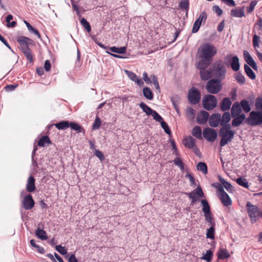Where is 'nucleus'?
Returning <instances> with one entry per match:
<instances>
[{"mask_svg":"<svg viewBox=\"0 0 262 262\" xmlns=\"http://www.w3.org/2000/svg\"><path fill=\"white\" fill-rule=\"evenodd\" d=\"M17 41L19 44L21 50L24 47H28V45L31 41V39L25 36H20L18 38Z\"/></svg>","mask_w":262,"mask_h":262,"instance_id":"5701e85b","label":"nucleus"},{"mask_svg":"<svg viewBox=\"0 0 262 262\" xmlns=\"http://www.w3.org/2000/svg\"><path fill=\"white\" fill-rule=\"evenodd\" d=\"M188 98L191 104H197L201 99L200 92L196 89L192 88L188 92Z\"/></svg>","mask_w":262,"mask_h":262,"instance_id":"9d476101","label":"nucleus"},{"mask_svg":"<svg viewBox=\"0 0 262 262\" xmlns=\"http://www.w3.org/2000/svg\"><path fill=\"white\" fill-rule=\"evenodd\" d=\"M201 204L203 206L202 210L204 214H208L211 213L210 206L206 200H201Z\"/></svg>","mask_w":262,"mask_h":262,"instance_id":"c85d7f7f","label":"nucleus"},{"mask_svg":"<svg viewBox=\"0 0 262 262\" xmlns=\"http://www.w3.org/2000/svg\"><path fill=\"white\" fill-rule=\"evenodd\" d=\"M21 51L27 57V59L29 61L32 62L33 60V58L31 50L29 47H24L21 49Z\"/></svg>","mask_w":262,"mask_h":262,"instance_id":"72a5a7b5","label":"nucleus"},{"mask_svg":"<svg viewBox=\"0 0 262 262\" xmlns=\"http://www.w3.org/2000/svg\"><path fill=\"white\" fill-rule=\"evenodd\" d=\"M95 155L101 161L103 160L104 158V156H103V154H102V152L98 150V149H95Z\"/></svg>","mask_w":262,"mask_h":262,"instance_id":"680f3d73","label":"nucleus"},{"mask_svg":"<svg viewBox=\"0 0 262 262\" xmlns=\"http://www.w3.org/2000/svg\"><path fill=\"white\" fill-rule=\"evenodd\" d=\"M160 123H161V127L164 130L165 132L167 134L170 135L171 134V131H170L167 124L164 121H162Z\"/></svg>","mask_w":262,"mask_h":262,"instance_id":"3c124183","label":"nucleus"},{"mask_svg":"<svg viewBox=\"0 0 262 262\" xmlns=\"http://www.w3.org/2000/svg\"><path fill=\"white\" fill-rule=\"evenodd\" d=\"M231 15L236 17H242L245 16V7L237 8L231 10Z\"/></svg>","mask_w":262,"mask_h":262,"instance_id":"aec40b11","label":"nucleus"},{"mask_svg":"<svg viewBox=\"0 0 262 262\" xmlns=\"http://www.w3.org/2000/svg\"><path fill=\"white\" fill-rule=\"evenodd\" d=\"M124 72L131 80L137 83L138 85L140 86L143 85L144 82L142 80L141 78H139L134 73L127 70H124Z\"/></svg>","mask_w":262,"mask_h":262,"instance_id":"dca6fc26","label":"nucleus"},{"mask_svg":"<svg viewBox=\"0 0 262 262\" xmlns=\"http://www.w3.org/2000/svg\"><path fill=\"white\" fill-rule=\"evenodd\" d=\"M235 79L238 83L243 84L245 82V77L242 74H237L235 77Z\"/></svg>","mask_w":262,"mask_h":262,"instance_id":"5fc2aeb1","label":"nucleus"},{"mask_svg":"<svg viewBox=\"0 0 262 262\" xmlns=\"http://www.w3.org/2000/svg\"><path fill=\"white\" fill-rule=\"evenodd\" d=\"M215 76L217 78H223L226 73V68L222 63H217L213 69Z\"/></svg>","mask_w":262,"mask_h":262,"instance_id":"ddd939ff","label":"nucleus"},{"mask_svg":"<svg viewBox=\"0 0 262 262\" xmlns=\"http://www.w3.org/2000/svg\"><path fill=\"white\" fill-rule=\"evenodd\" d=\"M56 250L61 254L65 255L67 253L66 248L61 245H57L55 247Z\"/></svg>","mask_w":262,"mask_h":262,"instance_id":"864d4df0","label":"nucleus"},{"mask_svg":"<svg viewBox=\"0 0 262 262\" xmlns=\"http://www.w3.org/2000/svg\"><path fill=\"white\" fill-rule=\"evenodd\" d=\"M206 68H199L200 70L201 78L203 80H207L211 77L210 71L206 70Z\"/></svg>","mask_w":262,"mask_h":262,"instance_id":"393cba45","label":"nucleus"},{"mask_svg":"<svg viewBox=\"0 0 262 262\" xmlns=\"http://www.w3.org/2000/svg\"><path fill=\"white\" fill-rule=\"evenodd\" d=\"M143 79L144 81L147 84H149V83H151V81L150 80V77H149L148 76L147 73L146 72H144L143 74Z\"/></svg>","mask_w":262,"mask_h":262,"instance_id":"e2e57ef3","label":"nucleus"},{"mask_svg":"<svg viewBox=\"0 0 262 262\" xmlns=\"http://www.w3.org/2000/svg\"><path fill=\"white\" fill-rule=\"evenodd\" d=\"M235 133L234 131H226L225 130H220L219 136L221 138L220 142V146L223 147L231 142L234 138Z\"/></svg>","mask_w":262,"mask_h":262,"instance_id":"39448f33","label":"nucleus"},{"mask_svg":"<svg viewBox=\"0 0 262 262\" xmlns=\"http://www.w3.org/2000/svg\"><path fill=\"white\" fill-rule=\"evenodd\" d=\"M35 180L32 176H30L27 180L26 189L29 192H32L35 190Z\"/></svg>","mask_w":262,"mask_h":262,"instance_id":"412c9836","label":"nucleus"},{"mask_svg":"<svg viewBox=\"0 0 262 262\" xmlns=\"http://www.w3.org/2000/svg\"><path fill=\"white\" fill-rule=\"evenodd\" d=\"M70 123L68 121H62L55 124V126L58 129L64 130L69 127Z\"/></svg>","mask_w":262,"mask_h":262,"instance_id":"7c9ffc66","label":"nucleus"},{"mask_svg":"<svg viewBox=\"0 0 262 262\" xmlns=\"http://www.w3.org/2000/svg\"><path fill=\"white\" fill-rule=\"evenodd\" d=\"M246 208L249 216L252 223H255L260 215V211L258 207L252 205L250 202L246 204Z\"/></svg>","mask_w":262,"mask_h":262,"instance_id":"f03ea898","label":"nucleus"},{"mask_svg":"<svg viewBox=\"0 0 262 262\" xmlns=\"http://www.w3.org/2000/svg\"><path fill=\"white\" fill-rule=\"evenodd\" d=\"M192 135L195 138L201 139L202 138V130L201 128L199 126H195L192 130Z\"/></svg>","mask_w":262,"mask_h":262,"instance_id":"2f4dec72","label":"nucleus"},{"mask_svg":"<svg viewBox=\"0 0 262 262\" xmlns=\"http://www.w3.org/2000/svg\"><path fill=\"white\" fill-rule=\"evenodd\" d=\"M217 256L219 259H224L230 256L228 251L224 248H220L217 252Z\"/></svg>","mask_w":262,"mask_h":262,"instance_id":"a878e982","label":"nucleus"},{"mask_svg":"<svg viewBox=\"0 0 262 262\" xmlns=\"http://www.w3.org/2000/svg\"><path fill=\"white\" fill-rule=\"evenodd\" d=\"M236 183L244 188H248L249 185L247 180L245 178H239L236 180Z\"/></svg>","mask_w":262,"mask_h":262,"instance_id":"79ce46f5","label":"nucleus"},{"mask_svg":"<svg viewBox=\"0 0 262 262\" xmlns=\"http://www.w3.org/2000/svg\"><path fill=\"white\" fill-rule=\"evenodd\" d=\"M36 235L40 239L43 241L48 238L47 233L43 229H37L35 231Z\"/></svg>","mask_w":262,"mask_h":262,"instance_id":"c756f323","label":"nucleus"},{"mask_svg":"<svg viewBox=\"0 0 262 262\" xmlns=\"http://www.w3.org/2000/svg\"><path fill=\"white\" fill-rule=\"evenodd\" d=\"M183 142V144L189 148H193L195 145V140L192 137L185 139Z\"/></svg>","mask_w":262,"mask_h":262,"instance_id":"b1692460","label":"nucleus"},{"mask_svg":"<svg viewBox=\"0 0 262 262\" xmlns=\"http://www.w3.org/2000/svg\"><path fill=\"white\" fill-rule=\"evenodd\" d=\"M46 143H51V141L48 136H44L39 139L38 142V145L40 147H43Z\"/></svg>","mask_w":262,"mask_h":262,"instance_id":"58836bf2","label":"nucleus"},{"mask_svg":"<svg viewBox=\"0 0 262 262\" xmlns=\"http://www.w3.org/2000/svg\"><path fill=\"white\" fill-rule=\"evenodd\" d=\"M232 102L228 97L224 98L221 103V109L223 111H228L231 105Z\"/></svg>","mask_w":262,"mask_h":262,"instance_id":"4be33fe9","label":"nucleus"},{"mask_svg":"<svg viewBox=\"0 0 262 262\" xmlns=\"http://www.w3.org/2000/svg\"><path fill=\"white\" fill-rule=\"evenodd\" d=\"M81 25L86 29L88 32L90 33L91 31V27L89 23L84 18L80 20Z\"/></svg>","mask_w":262,"mask_h":262,"instance_id":"c03bdc74","label":"nucleus"},{"mask_svg":"<svg viewBox=\"0 0 262 262\" xmlns=\"http://www.w3.org/2000/svg\"><path fill=\"white\" fill-rule=\"evenodd\" d=\"M204 217L206 222L209 223L211 226H215V223L212 216L211 212L210 213L204 214Z\"/></svg>","mask_w":262,"mask_h":262,"instance_id":"a18cd8bd","label":"nucleus"},{"mask_svg":"<svg viewBox=\"0 0 262 262\" xmlns=\"http://www.w3.org/2000/svg\"><path fill=\"white\" fill-rule=\"evenodd\" d=\"M242 112L241 106L239 103L235 102L233 103L231 110V116L236 117L241 115Z\"/></svg>","mask_w":262,"mask_h":262,"instance_id":"a211bd4d","label":"nucleus"},{"mask_svg":"<svg viewBox=\"0 0 262 262\" xmlns=\"http://www.w3.org/2000/svg\"><path fill=\"white\" fill-rule=\"evenodd\" d=\"M248 123L251 126H257L262 124V112L260 111L251 112L247 119Z\"/></svg>","mask_w":262,"mask_h":262,"instance_id":"7ed1b4c3","label":"nucleus"},{"mask_svg":"<svg viewBox=\"0 0 262 262\" xmlns=\"http://www.w3.org/2000/svg\"><path fill=\"white\" fill-rule=\"evenodd\" d=\"M255 105L256 110L262 112V97H257L256 99Z\"/></svg>","mask_w":262,"mask_h":262,"instance_id":"49530a36","label":"nucleus"},{"mask_svg":"<svg viewBox=\"0 0 262 262\" xmlns=\"http://www.w3.org/2000/svg\"><path fill=\"white\" fill-rule=\"evenodd\" d=\"M110 50L112 52L121 54L124 53L126 52V48L125 47H122L120 48L112 47L110 48Z\"/></svg>","mask_w":262,"mask_h":262,"instance_id":"e433bc0d","label":"nucleus"},{"mask_svg":"<svg viewBox=\"0 0 262 262\" xmlns=\"http://www.w3.org/2000/svg\"><path fill=\"white\" fill-rule=\"evenodd\" d=\"M69 127H70L73 130L76 131L77 133L82 132V127L77 123L71 122L70 123Z\"/></svg>","mask_w":262,"mask_h":262,"instance_id":"37998d69","label":"nucleus"},{"mask_svg":"<svg viewBox=\"0 0 262 262\" xmlns=\"http://www.w3.org/2000/svg\"><path fill=\"white\" fill-rule=\"evenodd\" d=\"M223 3L229 6H235V3L233 0H221Z\"/></svg>","mask_w":262,"mask_h":262,"instance_id":"69168bd1","label":"nucleus"},{"mask_svg":"<svg viewBox=\"0 0 262 262\" xmlns=\"http://www.w3.org/2000/svg\"><path fill=\"white\" fill-rule=\"evenodd\" d=\"M233 119L232 121V125L233 127H237L240 125L246 119V115L244 114H242L241 115L237 116L236 117H232Z\"/></svg>","mask_w":262,"mask_h":262,"instance_id":"6ab92c4d","label":"nucleus"},{"mask_svg":"<svg viewBox=\"0 0 262 262\" xmlns=\"http://www.w3.org/2000/svg\"><path fill=\"white\" fill-rule=\"evenodd\" d=\"M241 107L246 113H248L251 111V107L248 101L246 100H242L239 103Z\"/></svg>","mask_w":262,"mask_h":262,"instance_id":"c9c22d12","label":"nucleus"},{"mask_svg":"<svg viewBox=\"0 0 262 262\" xmlns=\"http://www.w3.org/2000/svg\"><path fill=\"white\" fill-rule=\"evenodd\" d=\"M257 4V2L256 1H253L251 2L250 6L247 8V11L248 13H251L253 10L254 9V8L255 6Z\"/></svg>","mask_w":262,"mask_h":262,"instance_id":"13d9d810","label":"nucleus"},{"mask_svg":"<svg viewBox=\"0 0 262 262\" xmlns=\"http://www.w3.org/2000/svg\"><path fill=\"white\" fill-rule=\"evenodd\" d=\"M174 164L178 166L181 170L184 169V164L180 158H177L174 161Z\"/></svg>","mask_w":262,"mask_h":262,"instance_id":"6e6d98bb","label":"nucleus"},{"mask_svg":"<svg viewBox=\"0 0 262 262\" xmlns=\"http://www.w3.org/2000/svg\"><path fill=\"white\" fill-rule=\"evenodd\" d=\"M186 114L188 117L192 119L194 117V110L191 107H188L187 108Z\"/></svg>","mask_w":262,"mask_h":262,"instance_id":"4d7b16f0","label":"nucleus"},{"mask_svg":"<svg viewBox=\"0 0 262 262\" xmlns=\"http://www.w3.org/2000/svg\"><path fill=\"white\" fill-rule=\"evenodd\" d=\"M259 37L257 35H254L253 38V44L255 48L259 47Z\"/></svg>","mask_w":262,"mask_h":262,"instance_id":"bf43d9fd","label":"nucleus"},{"mask_svg":"<svg viewBox=\"0 0 262 262\" xmlns=\"http://www.w3.org/2000/svg\"><path fill=\"white\" fill-rule=\"evenodd\" d=\"M213 11L217 13L219 16L221 15L223 13L222 10L218 6H213Z\"/></svg>","mask_w":262,"mask_h":262,"instance_id":"0e129e2a","label":"nucleus"},{"mask_svg":"<svg viewBox=\"0 0 262 262\" xmlns=\"http://www.w3.org/2000/svg\"><path fill=\"white\" fill-rule=\"evenodd\" d=\"M151 115L152 116L154 119L157 122H161L163 121L162 117L156 111H154Z\"/></svg>","mask_w":262,"mask_h":262,"instance_id":"603ef678","label":"nucleus"},{"mask_svg":"<svg viewBox=\"0 0 262 262\" xmlns=\"http://www.w3.org/2000/svg\"><path fill=\"white\" fill-rule=\"evenodd\" d=\"M218 191V196L221 202L225 206H228L232 204V201L228 194L225 191L223 186L221 184L216 187Z\"/></svg>","mask_w":262,"mask_h":262,"instance_id":"0eeeda50","label":"nucleus"},{"mask_svg":"<svg viewBox=\"0 0 262 262\" xmlns=\"http://www.w3.org/2000/svg\"><path fill=\"white\" fill-rule=\"evenodd\" d=\"M186 194L191 200L190 205L192 206L198 201V198H202L204 195L201 187L199 186L194 190Z\"/></svg>","mask_w":262,"mask_h":262,"instance_id":"6e6552de","label":"nucleus"},{"mask_svg":"<svg viewBox=\"0 0 262 262\" xmlns=\"http://www.w3.org/2000/svg\"><path fill=\"white\" fill-rule=\"evenodd\" d=\"M206 88L208 93L217 94L222 89L221 81L218 79H212L207 82Z\"/></svg>","mask_w":262,"mask_h":262,"instance_id":"20e7f679","label":"nucleus"},{"mask_svg":"<svg viewBox=\"0 0 262 262\" xmlns=\"http://www.w3.org/2000/svg\"><path fill=\"white\" fill-rule=\"evenodd\" d=\"M206 19L207 14L205 12H202L193 25L192 32L193 33H196L199 31L202 23L204 24Z\"/></svg>","mask_w":262,"mask_h":262,"instance_id":"f8f14e48","label":"nucleus"},{"mask_svg":"<svg viewBox=\"0 0 262 262\" xmlns=\"http://www.w3.org/2000/svg\"><path fill=\"white\" fill-rule=\"evenodd\" d=\"M139 106L142 109L143 111L146 113L148 116L151 115L154 110H152L150 107L147 105L144 102H141L139 104Z\"/></svg>","mask_w":262,"mask_h":262,"instance_id":"cd10ccee","label":"nucleus"},{"mask_svg":"<svg viewBox=\"0 0 262 262\" xmlns=\"http://www.w3.org/2000/svg\"><path fill=\"white\" fill-rule=\"evenodd\" d=\"M180 99V97L178 95H174L171 97V100L173 106H178Z\"/></svg>","mask_w":262,"mask_h":262,"instance_id":"09e8293b","label":"nucleus"},{"mask_svg":"<svg viewBox=\"0 0 262 262\" xmlns=\"http://www.w3.org/2000/svg\"><path fill=\"white\" fill-rule=\"evenodd\" d=\"M216 53V48L211 43H205L201 45L198 51L200 60L197 63V68H207L211 64L213 57Z\"/></svg>","mask_w":262,"mask_h":262,"instance_id":"f257e3e1","label":"nucleus"},{"mask_svg":"<svg viewBox=\"0 0 262 262\" xmlns=\"http://www.w3.org/2000/svg\"><path fill=\"white\" fill-rule=\"evenodd\" d=\"M214 226H211L209 228L207 229L206 237L207 238H210L211 239H213L214 238Z\"/></svg>","mask_w":262,"mask_h":262,"instance_id":"4c0bfd02","label":"nucleus"},{"mask_svg":"<svg viewBox=\"0 0 262 262\" xmlns=\"http://www.w3.org/2000/svg\"><path fill=\"white\" fill-rule=\"evenodd\" d=\"M231 119V115L229 112H225L223 114L222 117H221V125H224L227 123Z\"/></svg>","mask_w":262,"mask_h":262,"instance_id":"a19ab883","label":"nucleus"},{"mask_svg":"<svg viewBox=\"0 0 262 262\" xmlns=\"http://www.w3.org/2000/svg\"><path fill=\"white\" fill-rule=\"evenodd\" d=\"M143 94L144 96L148 100L153 99V94L149 88L145 87L143 89Z\"/></svg>","mask_w":262,"mask_h":262,"instance_id":"f704fd0d","label":"nucleus"},{"mask_svg":"<svg viewBox=\"0 0 262 262\" xmlns=\"http://www.w3.org/2000/svg\"><path fill=\"white\" fill-rule=\"evenodd\" d=\"M204 138L209 142H213L217 137V132L215 129L210 128H205L203 132Z\"/></svg>","mask_w":262,"mask_h":262,"instance_id":"9b49d317","label":"nucleus"},{"mask_svg":"<svg viewBox=\"0 0 262 262\" xmlns=\"http://www.w3.org/2000/svg\"><path fill=\"white\" fill-rule=\"evenodd\" d=\"M223 127L220 130H225L226 131H233L231 129V125L229 124L225 123L224 125H221Z\"/></svg>","mask_w":262,"mask_h":262,"instance_id":"774afa93","label":"nucleus"},{"mask_svg":"<svg viewBox=\"0 0 262 262\" xmlns=\"http://www.w3.org/2000/svg\"><path fill=\"white\" fill-rule=\"evenodd\" d=\"M196 168L198 170L202 171L204 174L207 173V166L204 162H199L196 166Z\"/></svg>","mask_w":262,"mask_h":262,"instance_id":"ea45409f","label":"nucleus"},{"mask_svg":"<svg viewBox=\"0 0 262 262\" xmlns=\"http://www.w3.org/2000/svg\"><path fill=\"white\" fill-rule=\"evenodd\" d=\"M244 69L247 76L251 79H255L256 76L252 70L247 64L244 65Z\"/></svg>","mask_w":262,"mask_h":262,"instance_id":"473e14b6","label":"nucleus"},{"mask_svg":"<svg viewBox=\"0 0 262 262\" xmlns=\"http://www.w3.org/2000/svg\"><path fill=\"white\" fill-rule=\"evenodd\" d=\"M101 124V121L99 118L97 117L95 119L94 123L93 125V128L94 129H97L99 128Z\"/></svg>","mask_w":262,"mask_h":262,"instance_id":"052dcab7","label":"nucleus"},{"mask_svg":"<svg viewBox=\"0 0 262 262\" xmlns=\"http://www.w3.org/2000/svg\"><path fill=\"white\" fill-rule=\"evenodd\" d=\"M22 203L24 208L26 210L31 209L35 204L34 201L30 194L24 196Z\"/></svg>","mask_w":262,"mask_h":262,"instance_id":"4468645a","label":"nucleus"},{"mask_svg":"<svg viewBox=\"0 0 262 262\" xmlns=\"http://www.w3.org/2000/svg\"><path fill=\"white\" fill-rule=\"evenodd\" d=\"M225 62L226 64L230 63L232 69L237 71L239 69V59L237 56H232L231 54H227L225 58Z\"/></svg>","mask_w":262,"mask_h":262,"instance_id":"1a4fd4ad","label":"nucleus"},{"mask_svg":"<svg viewBox=\"0 0 262 262\" xmlns=\"http://www.w3.org/2000/svg\"><path fill=\"white\" fill-rule=\"evenodd\" d=\"M243 55L244 59L247 63H249L253 60V58L247 51H244Z\"/></svg>","mask_w":262,"mask_h":262,"instance_id":"8fccbe9b","label":"nucleus"},{"mask_svg":"<svg viewBox=\"0 0 262 262\" xmlns=\"http://www.w3.org/2000/svg\"><path fill=\"white\" fill-rule=\"evenodd\" d=\"M180 6L182 8L187 9L189 6L188 2L186 0L182 1L180 3Z\"/></svg>","mask_w":262,"mask_h":262,"instance_id":"338daca9","label":"nucleus"},{"mask_svg":"<svg viewBox=\"0 0 262 262\" xmlns=\"http://www.w3.org/2000/svg\"><path fill=\"white\" fill-rule=\"evenodd\" d=\"M217 99L212 95H207L203 99V105L205 109L210 111L217 105Z\"/></svg>","mask_w":262,"mask_h":262,"instance_id":"423d86ee","label":"nucleus"},{"mask_svg":"<svg viewBox=\"0 0 262 262\" xmlns=\"http://www.w3.org/2000/svg\"><path fill=\"white\" fill-rule=\"evenodd\" d=\"M209 113L206 111H202L197 115L196 121L200 124H204L208 121L209 118Z\"/></svg>","mask_w":262,"mask_h":262,"instance_id":"f3484780","label":"nucleus"},{"mask_svg":"<svg viewBox=\"0 0 262 262\" xmlns=\"http://www.w3.org/2000/svg\"><path fill=\"white\" fill-rule=\"evenodd\" d=\"M219 180L221 183V185L223 186V188H225L229 192L232 191L233 187L230 183L226 181L225 179L221 177H219Z\"/></svg>","mask_w":262,"mask_h":262,"instance_id":"bb28decb","label":"nucleus"},{"mask_svg":"<svg viewBox=\"0 0 262 262\" xmlns=\"http://www.w3.org/2000/svg\"><path fill=\"white\" fill-rule=\"evenodd\" d=\"M210 126L216 127L220 124L221 125V115L220 114H214L212 115L209 119Z\"/></svg>","mask_w":262,"mask_h":262,"instance_id":"2eb2a0df","label":"nucleus"},{"mask_svg":"<svg viewBox=\"0 0 262 262\" xmlns=\"http://www.w3.org/2000/svg\"><path fill=\"white\" fill-rule=\"evenodd\" d=\"M213 253L209 250L206 251V254L203 256V259L206 260L207 261H210L212 257Z\"/></svg>","mask_w":262,"mask_h":262,"instance_id":"de8ad7c7","label":"nucleus"}]
</instances>
